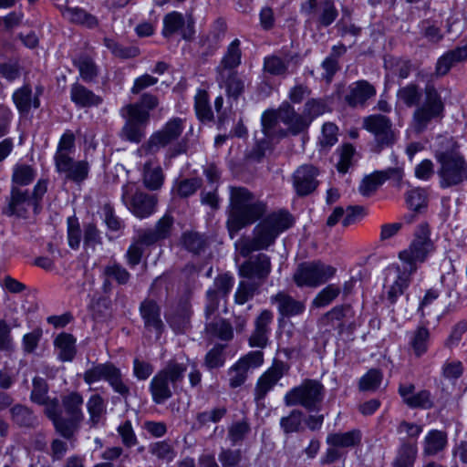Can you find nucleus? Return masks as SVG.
I'll return each instance as SVG.
<instances>
[{
  "label": "nucleus",
  "mask_w": 467,
  "mask_h": 467,
  "mask_svg": "<svg viewBox=\"0 0 467 467\" xmlns=\"http://www.w3.org/2000/svg\"><path fill=\"white\" fill-rule=\"evenodd\" d=\"M397 96L407 107L416 106L410 127L417 134L425 131L432 121H440L444 117L445 104L433 84H427L422 93L418 85L410 83L400 88Z\"/></svg>",
  "instance_id": "obj_1"
},
{
  "label": "nucleus",
  "mask_w": 467,
  "mask_h": 467,
  "mask_svg": "<svg viewBox=\"0 0 467 467\" xmlns=\"http://www.w3.org/2000/svg\"><path fill=\"white\" fill-rule=\"evenodd\" d=\"M265 211V203L247 188L230 186L226 225L231 237L259 220Z\"/></svg>",
  "instance_id": "obj_2"
},
{
  "label": "nucleus",
  "mask_w": 467,
  "mask_h": 467,
  "mask_svg": "<svg viewBox=\"0 0 467 467\" xmlns=\"http://www.w3.org/2000/svg\"><path fill=\"white\" fill-rule=\"evenodd\" d=\"M84 398L78 391H68L55 398L47 408V418L55 431L66 440H73L84 420Z\"/></svg>",
  "instance_id": "obj_3"
},
{
  "label": "nucleus",
  "mask_w": 467,
  "mask_h": 467,
  "mask_svg": "<svg viewBox=\"0 0 467 467\" xmlns=\"http://www.w3.org/2000/svg\"><path fill=\"white\" fill-rule=\"evenodd\" d=\"M292 223L291 216L286 212L270 213L254 228L252 238L241 242L240 254L247 257L254 251L267 249Z\"/></svg>",
  "instance_id": "obj_4"
},
{
  "label": "nucleus",
  "mask_w": 467,
  "mask_h": 467,
  "mask_svg": "<svg viewBox=\"0 0 467 467\" xmlns=\"http://www.w3.org/2000/svg\"><path fill=\"white\" fill-rule=\"evenodd\" d=\"M190 359H171L151 379L149 389L154 403L162 404L171 399L182 383Z\"/></svg>",
  "instance_id": "obj_5"
},
{
  "label": "nucleus",
  "mask_w": 467,
  "mask_h": 467,
  "mask_svg": "<svg viewBox=\"0 0 467 467\" xmlns=\"http://www.w3.org/2000/svg\"><path fill=\"white\" fill-rule=\"evenodd\" d=\"M431 231L428 223L418 225L410 245L398 254L401 267L414 274L419 265L426 262L436 251L435 242L431 238Z\"/></svg>",
  "instance_id": "obj_6"
},
{
  "label": "nucleus",
  "mask_w": 467,
  "mask_h": 467,
  "mask_svg": "<svg viewBox=\"0 0 467 467\" xmlns=\"http://www.w3.org/2000/svg\"><path fill=\"white\" fill-rule=\"evenodd\" d=\"M48 181L40 179L35 185L33 192L17 186H12L7 205L3 209V213L7 216L26 218L29 211L38 212L40 202L47 191Z\"/></svg>",
  "instance_id": "obj_7"
},
{
  "label": "nucleus",
  "mask_w": 467,
  "mask_h": 467,
  "mask_svg": "<svg viewBox=\"0 0 467 467\" xmlns=\"http://www.w3.org/2000/svg\"><path fill=\"white\" fill-rule=\"evenodd\" d=\"M440 164L438 176L442 189L461 186L467 182V161L457 151H444L436 155Z\"/></svg>",
  "instance_id": "obj_8"
},
{
  "label": "nucleus",
  "mask_w": 467,
  "mask_h": 467,
  "mask_svg": "<svg viewBox=\"0 0 467 467\" xmlns=\"http://www.w3.org/2000/svg\"><path fill=\"white\" fill-rule=\"evenodd\" d=\"M362 128L373 136V147L376 152L391 148L399 139V131L392 120L382 114H371L362 120Z\"/></svg>",
  "instance_id": "obj_9"
},
{
  "label": "nucleus",
  "mask_w": 467,
  "mask_h": 467,
  "mask_svg": "<svg viewBox=\"0 0 467 467\" xmlns=\"http://www.w3.org/2000/svg\"><path fill=\"white\" fill-rule=\"evenodd\" d=\"M325 388L317 379H305L291 389L284 397L285 406L300 405L307 410H317L323 401Z\"/></svg>",
  "instance_id": "obj_10"
},
{
  "label": "nucleus",
  "mask_w": 467,
  "mask_h": 467,
  "mask_svg": "<svg viewBox=\"0 0 467 467\" xmlns=\"http://www.w3.org/2000/svg\"><path fill=\"white\" fill-rule=\"evenodd\" d=\"M83 379L88 385L99 380H105L109 383L113 391L124 400H127L130 396L129 380L123 378L120 369L113 363L106 362L92 366L84 372Z\"/></svg>",
  "instance_id": "obj_11"
},
{
  "label": "nucleus",
  "mask_w": 467,
  "mask_h": 467,
  "mask_svg": "<svg viewBox=\"0 0 467 467\" xmlns=\"http://www.w3.org/2000/svg\"><path fill=\"white\" fill-rule=\"evenodd\" d=\"M184 129L185 119L179 117L170 119L161 130L153 132L149 140L137 150V154L140 157L155 154L161 148L177 141Z\"/></svg>",
  "instance_id": "obj_12"
},
{
  "label": "nucleus",
  "mask_w": 467,
  "mask_h": 467,
  "mask_svg": "<svg viewBox=\"0 0 467 467\" xmlns=\"http://www.w3.org/2000/svg\"><path fill=\"white\" fill-rule=\"evenodd\" d=\"M121 202L140 219L150 216L156 211L157 196L144 192L137 183L127 182L122 186Z\"/></svg>",
  "instance_id": "obj_13"
},
{
  "label": "nucleus",
  "mask_w": 467,
  "mask_h": 467,
  "mask_svg": "<svg viewBox=\"0 0 467 467\" xmlns=\"http://www.w3.org/2000/svg\"><path fill=\"white\" fill-rule=\"evenodd\" d=\"M336 274V268L320 261L300 264L294 274L298 287H317L325 284Z\"/></svg>",
  "instance_id": "obj_14"
},
{
  "label": "nucleus",
  "mask_w": 467,
  "mask_h": 467,
  "mask_svg": "<svg viewBox=\"0 0 467 467\" xmlns=\"http://www.w3.org/2000/svg\"><path fill=\"white\" fill-rule=\"evenodd\" d=\"M412 275L400 264H392L386 269L384 296L390 305H394L407 290Z\"/></svg>",
  "instance_id": "obj_15"
},
{
  "label": "nucleus",
  "mask_w": 467,
  "mask_h": 467,
  "mask_svg": "<svg viewBox=\"0 0 467 467\" xmlns=\"http://www.w3.org/2000/svg\"><path fill=\"white\" fill-rule=\"evenodd\" d=\"M272 271L271 258L266 254L249 256L239 266V275L250 281L263 285Z\"/></svg>",
  "instance_id": "obj_16"
},
{
  "label": "nucleus",
  "mask_w": 467,
  "mask_h": 467,
  "mask_svg": "<svg viewBox=\"0 0 467 467\" xmlns=\"http://www.w3.org/2000/svg\"><path fill=\"white\" fill-rule=\"evenodd\" d=\"M319 170L312 164H303L296 168L292 175L293 188L299 197L313 193L318 187Z\"/></svg>",
  "instance_id": "obj_17"
},
{
  "label": "nucleus",
  "mask_w": 467,
  "mask_h": 467,
  "mask_svg": "<svg viewBox=\"0 0 467 467\" xmlns=\"http://www.w3.org/2000/svg\"><path fill=\"white\" fill-rule=\"evenodd\" d=\"M301 12L313 20L317 16V22L322 27L329 26L338 16L337 9L331 0H324L317 5V0H306L301 5Z\"/></svg>",
  "instance_id": "obj_18"
},
{
  "label": "nucleus",
  "mask_w": 467,
  "mask_h": 467,
  "mask_svg": "<svg viewBox=\"0 0 467 467\" xmlns=\"http://www.w3.org/2000/svg\"><path fill=\"white\" fill-rule=\"evenodd\" d=\"M398 393L402 402L410 409L427 410L434 407V397L431 391L425 389L416 390L413 383H400Z\"/></svg>",
  "instance_id": "obj_19"
},
{
  "label": "nucleus",
  "mask_w": 467,
  "mask_h": 467,
  "mask_svg": "<svg viewBox=\"0 0 467 467\" xmlns=\"http://www.w3.org/2000/svg\"><path fill=\"white\" fill-rule=\"evenodd\" d=\"M234 279L229 274H222L215 277L213 288L207 291L208 303L205 315L209 318L218 309L220 298H226L234 286Z\"/></svg>",
  "instance_id": "obj_20"
},
{
  "label": "nucleus",
  "mask_w": 467,
  "mask_h": 467,
  "mask_svg": "<svg viewBox=\"0 0 467 467\" xmlns=\"http://www.w3.org/2000/svg\"><path fill=\"white\" fill-rule=\"evenodd\" d=\"M286 370V366L283 361H275L258 379L254 388V400L257 402L265 400L267 393L276 385Z\"/></svg>",
  "instance_id": "obj_21"
},
{
  "label": "nucleus",
  "mask_w": 467,
  "mask_h": 467,
  "mask_svg": "<svg viewBox=\"0 0 467 467\" xmlns=\"http://www.w3.org/2000/svg\"><path fill=\"white\" fill-rule=\"evenodd\" d=\"M57 172L64 173L66 178L74 182H82L87 179L89 164L87 161H75L70 156H58L55 158Z\"/></svg>",
  "instance_id": "obj_22"
},
{
  "label": "nucleus",
  "mask_w": 467,
  "mask_h": 467,
  "mask_svg": "<svg viewBox=\"0 0 467 467\" xmlns=\"http://www.w3.org/2000/svg\"><path fill=\"white\" fill-rule=\"evenodd\" d=\"M376 88L367 80H358L348 87L344 97L346 103L351 108H363L368 100L376 96Z\"/></svg>",
  "instance_id": "obj_23"
},
{
  "label": "nucleus",
  "mask_w": 467,
  "mask_h": 467,
  "mask_svg": "<svg viewBox=\"0 0 467 467\" xmlns=\"http://www.w3.org/2000/svg\"><path fill=\"white\" fill-rule=\"evenodd\" d=\"M140 314L146 330L155 333L159 337L163 331L164 324L161 317V307L157 302L151 298H145L140 305Z\"/></svg>",
  "instance_id": "obj_24"
},
{
  "label": "nucleus",
  "mask_w": 467,
  "mask_h": 467,
  "mask_svg": "<svg viewBox=\"0 0 467 467\" xmlns=\"http://www.w3.org/2000/svg\"><path fill=\"white\" fill-rule=\"evenodd\" d=\"M270 303L275 305L281 318L293 317L306 310L304 301L297 300L285 291H280L270 297Z\"/></svg>",
  "instance_id": "obj_25"
},
{
  "label": "nucleus",
  "mask_w": 467,
  "mask_h": 467,
  "mask_svg": "<svg viewBox=\"0 0 467 467\" xmlns=\"http://www.w3.org/2000/svg\"><path fill=\"white\" fill-rule=\"evenodd\" d=\"M279 119L287 127L286 131L293 135H297L308 128V121L304 114L297 113L287 101H284L279 106Z\"/></svg>",
  "instance_id": "obj_26"
},
{
  "label": "nucleus",
  "mask_w": 467,
  "mask_h": 467,
  "mask_svg": "<svg viewBox=\"0 0 467 467\" xmlns=\"http://www.w3.org/2000/svg\"><path fill=\"white\" fill-rule=\"evenodd\" d=\"M274 315L268 310H263L255 318L254 330L249 338L252 347L265 348L268 342V335L270 333V325L273 322Z\"/></svg>",
  "instance_id": "obj_27"
},
{
  "label": "nucleus",
  "mask_w": 467,
  "mask_h": 467,
  "mask_svg": "<svg viewBox=\"0 0 467 467\" xmlns=\"http://www.w3.org/2000/svg\"><path fill=\"white\" fill-rule=\"evenodd\" d=\"M215 80L221 88H224L226 95L234 99H238L244 92V81L239 77L237 71H226L215 73Z\"/></svg>",
  "instance_id": "obj_28"
},
{
  "label": "nucleus",
  "mask_w": 467,
  "mask_h": 467,
  "mask_svg": "<svg viewBox=\"0 0 467 467\" xmlns=\"http://www.w3.org/2000/svg\"><path fill=\"white\" fill-rule=\"evenodd\" d=\"M242 62L241 42L238 38L233 40L226 47L223 56L215 67V73L237 71Z\"/></svg>",
  "instance_id": "obj_29"
},
{
  "label": "nucleus",
  "mask_w": 467,
  "mask_h": 467,
  "mask_svg": "<svg viewBox=\"0 0 467 467\" xmlns=\"http://www.w3.org/2000/svg\"><path fill=\"white\" fill-rule=\"evenodd\" d=\"M283 57L273 55L265 58V70L274 76H285L288 73V65L295 61L298 62L297 53L282 52Z\"/></svg>",
  "instance_id": "obj_30"
},
{
  "label": "nucleus",
  "mask_w": 467,
  "mask_h": 467,
  "mask_svg": "<svg viewBox=\"0 0 467 467\" xmlns=\"http://www.w3.org/2000/svg\"><path fill=\"white\" fill-rule=\"evenodd\" d=\"M466 59L467 46L458 47L450 50L438 59L435 67V75L437 77L445 76L453 66Z\"/></svg>",
  "instance_id": "obj_31"
},
{
  "label": "nucleus",
  "mask_w": 467,
  "mask_h": 467,
  "mask_svg": "<svg viewBox=\"0 0 467 467\" xmlns=\"http://www.w3.org/2000/svg\"><path fill=\"white\" fill-rule=\"evenodd\" d=\"M70 99L80 108L98 107L103 102V99L100 96L79 83H74L71 86Z\"/></svg>",
  "instance_id": "obj_32"
},
{
  "label": "nucleus",
  "mask_w": 467,
  "mask_h": 467,
  "mask_svg": "<svg viewBox=\"0 0 467 467\" xmlns=\"http://www.w3.org/2000/svg\"><path fill=\"white\" fill-rule=\"evenodd\" d=\"M142 182L144 186L150 191L161 188L164 182V174L161 167L153 158H150L143 165Z\"/></svg>",
  "instance_id": "obj_33"
},
{
  "label": "nucleus",
  "mask_w": 467,
  "mask_h": 467,
  "mask_svg": "<svg viewBox=\"0 0 467 467\" xmlns=\"http://www.w3.org/2000/svg\"><path fill=\"white\" fill-rule=\"evenodd\" d=\"M57 8L61 12L62 16L73 24L83 26L88 28H95L99 25L98 18L81 7L57 5Z\"/></svg>",
  "instance_id": "obj_34"
},
{
  "label": "nucleus",
  "mask_w": 467,
  "mask_h": 467,
  "mask_svg": "<svg viewBox=\"0 0 467 467\" xmlns=\"http://www.w3.org/2000/svg\"><path fill=\"white\" fill-rule=\"evenodd\" d=\"M448 444L447 433L440 430H431L424 437L422 453L425 456H435L443 451Z\"/></svg>",
  "instance_id": "obj_35"
},
{
  "label": "nucleus",
  "mask_w": 467,
  "mask_h": 467,
  "mask_svg": "<svg viewBox=\"0 0 467 467\" xmlns=\"http://www.w3.org/2000/svg\"><path fill=\"white\" fill-rule=\"evenodd\" d=\"M362 434L359 430L354 429L347 432H333L327 436L326 442L328 446H337L340 450L358 446Z\"/></svg>",
  "instance_id": "obj_36"
},
{
  "label": "nucleus",
  "mask_w": 467,
  "mask_h": 467,
  "mask_svg": "<svg viewBox=\"0 0 467 467\" xmlns=\"http://www.w3.org/2000/svg\"><path fill=\"white\" fill-rule=\"evenodd\" d=\"M279 121V108L276 110H266L263 113L262 129L267 138H284L287 135L286 130L278 127Z\"/></svg>",
  "instance_id": "obj_37"
},
{
  "label": "nucleus",
  "mask_w": 467,
  "mask_h": 467,
  "mask_svg": "<svg viewBox=\"0 0 467 467\" xmlns=\"http://www.w3.org/2000/svg\"><path fill=\"white\" fill-rule=\"evenodd\" d=\"M417 454V443L402 440L392 462V467H411L416 461Z\"/></svg>",
  "instance_id": "obj_38"
},
{
  "label": "nucleus",
  "mask_w": 467,
  "mask_h": 467,
  "mask_svg": "<svg viewBox=\"0 0 467 467\" xmlns=\"http://www.w3.org/2000/svg\"><path fill=\"white\" fill-rule=\"evenodd\" d=\"M13 101L20 113H27L31 107L37 109L40 101L37 96H32V88L28 85L16 89L13 94Z\"/></svg>",
  "instance_id": "obj_39"
},
{
  "label": "nucleus",
  "mask_w": 467,
  "mask_h": 467,
  "mask_svg": "<svg viewBox=\"0 0 467 467\" xmlns=\"http://www.w3.org/2000/svg\"><path fill=\"white\" fill-rule=\"evenodd\" d=\"M73 64L78 67L81 78L86 82H92L99 76V67L94 59L87 54H81L76 57Z\"/></svg>",
  "instance_id": "obj_40"
},
{
  "label": "nucleus",
  "mask_w": 467,
  "mask_h": 467,
  "mask_svg": "<svg viewBox=\"0 0 467 467\" xmlns=\"http://www.w3.org/2000/svg\"><path fill=\"white\" fill-rule=\"evenodd\" d=\"M86 407L89 416L88 423L90 427H96L106 413V402L99 394H93L88 398Z\"/></svg>",
  "instance_id": "obj_41"
},
{
  "label": "nucleus",
  "mask_w": 467,
  "mask_h": 467,
  "mask_svg": "<svg viewBox=\"0 0 467 467\" xmlns=\"http://www.w3.org/2000/svg\"><path fill=\"white\" fill-rule=\"evenodd\" d=\"M76 340L70 334L62 333L55 339V346L61 361H71L76 355Z\"/></svg>",
  "instance_id": "obj_42"
},
{
  "label": "nucleus",
  "mask_w": 467,
  "mask_h": 467,
  "mask_svg": "<svg viewBox=\"0 0 467 467\" xmlns=\"http://www.w3.org/2000/svg\"><path fill=\"white\" fill-rule=\"evenodd\" d=\"M48 387L46 380L42 378L36 377L33 379V389L31 391V400L39 405H44V413L47 417V408L49 403L55 400L47 396Z\"/></svg>",
  "instance_id": "obj_43"
},
{
  "label": "nucleus",
  "mask_w": 467,
  "mask_h": 467,
  "mask_svg": "<svg viewBox=\"0 0 467 467\" xmlns=\"http://www.w3.org/2000/svg\"><path fill=\"white\" fill-rule=\"evenodd\" d=\"M205 329L211 337H217L223 341H229L234 337L233 326L224 318H219L208 323Z\"/></svg>",
  "instance_id": "obj_44"
},
{
  "label": "nucleus",
  "mask_w": 467,
  "mask_h": 467,
  "mask_svg": "<svg viewBox=\"0 0 467 467\" xmlns=\"http://www.w3.org/2000/svg\"><path fill=\"white\" fill-rule=\"evenodd\" d=\"M194 109L200 120L211 121L213 119V112L210 106L209 95L206 90L198 89L194 97Z\"/></svg>",
  "instance_id": "obj_45"
},
{
  "label": "nucleus",
  "mask_w": 467,
  "mask_h": 467,
  "mask_svg": "<svg viewBox=\"0 0 467 467\" xmlns=\"http://www.w3.org/2000/svg\"><path fill=\"white\" fill-rule=\"evenodd\" d=\"M11 417L14 423L20 427H34L37 420L31 410L24 405L17 404L11 410Z\"/></svg>",
  "instance_id": "obj_46"
},
{
  "label": "nucleus",
  "mask_w": 467,
  "mask_h": 467,
  "mask_svg": "<svg viewBox=\"0 0 467 467\" xmlns=\"http://www.w3.org/2000/svg\"><path fill=\"white\" fill-rule=\"evenodd\" d=\"M430 332L424 327H419L411 334L410 346L417 357H420L427 352Z\"/></svg>",
  "instance_id": "obj_47"
},
{
  "label": "nucleus",
  "mask_w": 467,
  "mask_h": 467,
  "mask_svg": "<svg viewBox=\"0 0 467 467\" xmlns=\"http://www.w3.org/2000/svg\"><path fill=\"white\" fill-rule=\"evenodd\" d=\"M338 140V128L333 122H326L322 126L318 143L321 150L327 151Z\"/></svg>",
  "instance_id": "obj_48"
},
{
  "label": "nucleus",
  "mask_w": 467,
  "mask_h": 467,
  "mask_svg": "<svg viewBox=\"0 0 467 467\" xmlns=\"http://www.w3.org/2000/svg\"><path fill=\"white\" fill-rule=\"evenodd\" d=\"M122 114L126 117L127 121L147 126L150 119V113L145 109L141 108L140 104L133 103L129 104L122 109Z\"/></svg>",
  "instance_id": "obj_49"
},
{
  "label": "nucleus",
  "mask_w": 467,
  "mask_h": 467,
  "mask_svg": "<svg viewBox=\"0 0 467 467\" xmlns=\"http://www.w3.org/2000/svg\"><path fill=\"white\" fill-rule=\"evenodd\" d=\"M261 285L250 280L240 281L234 294V302L244 305L251 300L258 293Z\"/></svg>",
  "instance_id": "obj_50"
},
{
  "label": "nucleus",
  "mask_w": 467,
  "mask_h": 467,
  "mask_svg": "<svg viewBox=\"0 0 467 467\" xmlns=\"http://www.w3.org/2000/svg\"><path fill=\"white\" fill-rule=\"evenodd\" d=\"M103 43L115 57L122 59L133 58L140 55L139 47L134 46L124 47L109 37H105Z\"/></svg>",
  "instance_id": "obj_51"
},
{
  "label": "nucleus",
  "mask_w": 467,
  "mask_h": 467,
  "mask_svg": "<svg viewBox=\"0 0 467 467\" xmlns=\"http://www.w3.org/2000/svg\"><path fill=\"white\" fill-rule=\"evenodd\" d=\"M329 110L326 101L322 99H308L304 105L303 114L308 121V126L317 117Z\"/></svg>",
  "instance_id": "obj_52"
},
{
  "label": "nucleus",
  "mask_w": 467,
  "mask_h": 467,
  "mask_svg": "<svg viewBox=\"0 0 467 467\" xmlns=\"http://www.w3.org/2000/svg\"><path fill=\"white\" fill-rule=\"evenodd\" d=\"M185 24L184 16L182 14L172 11L167 14L163 18V29L162 35L165 37H170L180 29L183 27Z\"/></svg>",
  "instance_id": "obj_53"
},
{
  "label": "nucleus",
  "mask_w": 467,
  "mask_h": 467,
  "mask_svg": "<svg viewBox=\"0 0 467 467\" xmlns=\"http://www.w3.org/2000/svg\"><path fill=\"white\" fill-rule=\"evenodd\" d=\"M36 177L35 170L26 164L16 165L12 175V186L23 187L30 184Z\"/></svg>",
  "instance_id": "obj_54"
},
{
  "label": "nucleus",
  "mask_w": 467,
  "mask_h": 467,
  "mask_svg": "<svg viewBox=\"0 0 467 467\" xmlns=\"http://www.w3.org/2000/svg\"><path fill=\"white\" fill-rule=\"evenodd\" d=\"M341 289L337 285L330 284L324 287L313 299L312 306L324 307L332 303L340 294Z\"/></svg>",
  "instance_id": "obj_55"
},
{
  "label": "nucleus",
  "mask_w": 467,
  "mask_h": 467,
  "mask_svg": "<svg viewBox=\"0 0 467 467\" xmlns=\"http://www.w3.org/2000/svg\"><path fill=\"white\" fill-rule=\"evenodd\" d=\"M303 412L293 410L289 415L281 418L280 427L285 434L298 432L302 429Z\"/></svg>",
  "instance_id": "obj_56"
},
{
  "label": "nucleus",
  "mask_w": 467,
  "mask_h": 467,
  "mask_svg": "<svg viewBox=\"0 0 467 467\" xmlns=\"http://www.w3.org/2000/svg\"><path fill=\"white\" fill-rule=\"evenodd\" d=\"M385 67L397 74L400 78H407L412 69V63L407 58L389 57L385 59Z\"/></svg>",
  "instance_id": "obj_57"
},
{
  "label": "nucleus",
  "mask_w": 467,
  "mask_h": 467,
  "mask_svg": "<svg viewBox=\"0 0 467 467\" xmlns=\"http://www.w3.org/2000/svg\"><path fill=\"white\" fill-rule=\"evenodd\" d=\"M145 127L126 120L120 130V138L130 142L140 143L145 136Z\"/></svg>",
  "instance_id": "obj_58"
},
{
  "label": "nucleus",
  "mask_w": 467,
  "mask_h": 467,
  "mask_svg": "<svg viewBox=\"0 0 467 467\" xmlns=\"http://www.w3.org/2000/svg\"><path fill=\"white\" fill-rule=\"evenodd\" d=\"M149 452L157 459L166 462H171L175 457L173 447L166 441L150 443Z\"/></svg>",
  "instance_id": "obj_59"
},
{
  "label": "nucleus",
  "mask_w": 467,
  "mask_h": 467,
  "mask_svg": "<svg viewBox=\"0 0 467 467\" xmlns=\"http://www.w3.org/2000/svg\"><path fill=\"white\" fill-rule=\"evenodd\" d=\"M382 378L379 369L371 368L359 379L358 388L362 391H374L380 386Z\"/></svg>",
  "instance_id": "obj_60"
},
{
  "label": "nucleus",
  "mask_w": 467,
  "mask_h": 467,
  "mask_svg": "<svg viewBox=\"0 0 467 467\" xmlns=\"http://www.w3.org/2000/svg\"><path fill=\"white\" fill-rule=\"evenodd\" d=\"M226 412L225 407H217L211 410L199 412L196 414V423L199 428L210 423H217L226 415Z\"/></svg>",
  "instance_id": "obj_61"
},
{
  "label": "nucleus",
  "mask_w": 467,
  "mask_h": 467,
  "mask_svg": "<svg viewBox=\"0 0 467 467\" xmlns=\"http://www.w3.org/2000/svg\"><path fill=\"white\" fill-rule=\"evenodd\" d=\"M337 152L339 154V161L337 163V169L340 173H346L353 164L356 149L352 144L346 143L337 150Z\"/></svg>",
  "instance_id": "obj_62"
},
{
  "label": "nucleus",
  "mask_w": 467,
  "mask_h": 467,
  "mask_svg": "<svg viewBox=\"0 0 467 467\" xmlns=\"http://www.w3.org/2000/svg\"><path fill=\"white\" fill-rule=\"evenodd\" d=\"M250 425L247 420H243L240 421L234 422L228 428L227 437L232 445L243 441L246 435L250 432Z\"/></svg>",
  "instance_id": "obj_63"
},
{
  "label": "nucleus",
  "mask_w": 467,
  "mask_h": 467,
  "mask_svg": "<svg viewBox=\"0 0 467 467\" xmlns=\"http://www.w3.org/2000/svg\"><path fill=\"white\" fill-rule=\"evenodd\" d=\"M117 432L122 444L127 448H132L138 444V438L130 420L122 421L117 428Z\"/></svg>",
  "instance_id": "obj_64"
}]
</instances>
